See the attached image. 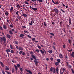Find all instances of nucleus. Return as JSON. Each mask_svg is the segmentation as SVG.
Here are the masks:
<instances>
[{
  "instance_id": "f257e3e1",
  "label": "nucleus",
  "mask_w": 74,
  "mask_h": 74,
  "mask_svg": "<svg viewBox=\"0 0 74 74\" xmlns=\"http://www.w3.org/2000/svg\"><path fill=\"white\" fill-rule=\"evenodd\" d=\"M54 15H56L59 14V10L58 9H54Z\"/></svg>"
},
{
  "instance_id": "39448f33",
  "label": "nucleus",
  "mask_w": 74,
  "mask_h": 74,
  "mask_svg": "<svg viewBox=\"0 0 74 74\" xmlns=\"http://www.w3.org/2000/svg\"><path fill=\"white\" fill-rule=\"evenodd\" d=\"M25 36V35L23 34H20V35L19 36L20 38H25V37L24 36Z\"/></svg>"
},
{
  "instance_id": "3c124183",
  "label": "nucleus",
  "mask_w": 74,
  "mask_h": 74,
  "mask_svg": "<svg viewBox=\"0 0 74 74\" xmlns=\"http://www.w3.org/2000/svg\"><path fill=\"white\" fill-rule=\"evenodd\" d=\"M10 48H11V49H12V46L11 44L10 45Z\"/></svg>"
},
{
  "instance_id": "393cba45",
  "label": "nucleus",
  "mask_w": 74,
  "mask_h": 74,
  "mask_svg": "<svg viewBox=\"0 0 74 74\" xmlns=\"http://www.w3.org/2000/svg\"><path fill=\"white\" fill-rule=\"evenodd\" d=\"M60 63V62H55V65H56V66H58V64H59Z\"/></svg>"
},
{
  "instance_id": "052dcab7",
  "label": "nucleus",
  "mask_w": 74,
  "mask_h": 74,
  "mask_svg": "<svg viewBox=\"0 0 74 74\" xmlns=\"http://www.w3.org/2000/svg\"><path fill=\"white\" fill-rule=\"evenodd\" d=\"M10 27L11 28L13 27V26H12V25H10Z\"/></svg>"
},
{
  "instance_id": "7c9ffc66",
  "label": "nucleus",
  "mask_w": 74,
  "mask_h": 74,
  "mask_svg": "<svg viewBox=\"0 0 74 74\" xmlns=\"http://www.w3.org/2000/svg\"><path fill=\"white\" fill-rule=\"evenodd\" d=\"M50 35L53 36H55V35H54V34H53V33H50Z\"/></svg>"
},
{
  "instance_id": "c85d7f7f",
  "label": "nucleus",
  "mask_w": 74,
  "mask_h": 74,
  "mask_svg": "<svg viewBox=\"0 0 74 74\" xmlns=\"http://www.w3.org/2000/svg\"><path fill=\"white\" fill-rule=\"evenodd\" d=\"M56 73H58L59 71V69H58V68H56Z\"/></svg>"
},
{
  "instance_id": "79ce46f5",
  "label": "nucleus",
  "mask_w": 74,
  "mask_h": 74,
  "mask_svg": "<svg viewBox=\"0 0 74 74\" xmlns=\"http://www.w3.org/2000/svg\"><path fill=\"white\" fill-rule=\"evenodd\" d=\"M44 26H47V24L45 23V22H44Z\"/></svg>"
},
{
  "instance_id": "a878e982",
  "label": "nucleus",
  "mask_w": 74,
  "mask_h": 74,
  "mask_svg": "<svg viewBox=\"0 0 74 74\" xmlns=\"http://www.w3.org/2000/svg\"><path fill=\"white\" fill-rule=\"evenodd\" d=\"M66 66H68V67L69 69H71L72 66L71 65H68Z\"/></svg>"
},
{
  "instance_id": "f3484780",
  "label": "nucleus",
  "mask_w": 74,
  "mask_h": 74,
  "mask_svg": "<svg viewBox=\"0 0 74 74\" xmlns=\"http://www.w3.org/2000/svg\"><path fill=\"white\" fill-rule=\"evenodd\" d=\"M19 69H20V70L21 72H23V69H22V68H19Z\"/></svg>"
},
{
  "instance_id": "9d476101",
  "label": "nucleus",
  "mask_w": 74,
  "mask_h": 74,
  "mask_svg": "<svg viewBox=\"0 0 74 74\" xmlns=\"http://www.w3.org/2000/svg\"><path fill=\"white\" fill-rule=\"evenodd\" d=\"M34 62L35 63V65H36V66H37L38 65V62L37 61V60L36 59H35Z\"/></svg>"
},
{
  "instance_id": "4d7b16f0",
  "label": "nucleus",
  "mask_w": 74,
  "mask_h": 74,
  "mask_svg": "<svg viewBox=\"0 0 74 74\" xmlns=\"http://www.w3.org/2000/svg\"><path fill=\"white\" fill-rule=\"evenodd\" d=\"M71 71H72V73H74V71H73V69H71Z\"/></svg>"
},
{
  "instance_id": "09e8293b",
  "label": "nucleus",
  "mask_w": 74,
  "mask_h": 74,
  "mask_svg": "<svg viewBox=\"0 0 74 74\" xmlns=\"http://www.w3.org/2000/svg\"><path fill=\"white\" fill-rule=\"evenodd\" d=\"M16 7H18V8H20V6L19 5H16Z\"/></svg>"
},
{
  "instance_id": "412c9836",
  "label": "nucleus",
  "mask_w": 74,
  "mask_h": 74,
  "mask_svg": "<svg viewBox=\"0 0 74 74\" xmlns=\"http://www.w3.org/2000/svg\"><path fill=\"white\" fill-rule=\"evenodd\" d=\"M68 42L69 43L70 45H71V40H68Z\"/></svg>"
},
{
  "instance_id": "1a4fd4ad",
  "label": "nucleus",
  "mask_w": 74,
  "mask_h": 74,
  "mask_svg": "<svg viewBox=\"0 0 74 74\" xmlns=\"http://www.w3.org/2000/svg\"><path fill=\"white\" fill-rule=\"evenodd\" d=\"M52 2H53V3L55 5H57L58 4H59V2L58 1L55 2H56L55 3V2H54L53 1H52Z\"/></svg>"
},
{
  "instance_id": "5701e85b",
  "label": "nucleus",
  "mask_w": 74,
  "mask_h": 74,
  "mask_svg": "<svg viewBox=\"0 0 74 74\" xmlns=\"http://www.w3.org/2000/svg\"><path fill=\"white\" fill-rule=\"evenodd\" d=\"M7 37L9 38H11V36H10V35H7Z\"/></svg>"
},
{
  "instance_id": "473e14b6",
  "label": "nucleus",
  "mask_w": 74,
  "mask_h": 74,
  "mask_svg": "<svg viewBox=\"0 0 74 74\" xmlns=\"http://www.w3.org/2000/svg\"><path fill=\"white\" fill-rule=\"evenodd\" d=\"M5 15H6L7 16H8V12H7L5 13Z\"/></svg>"
},
{
  "instance_id": "20e7f679",
  "label": "nucleus",
  "mask_w": 74,
  "mask_h": 74,
  "mask_svg": "<svg viewBox=\"0 0 74 74\" xmlns=\"http://www.w3.org/2000/svg\"><path fill=\"white\" fill-rule=\"evenodd\" d=\"M29 9H31L32 10L36 11L37 10V8H32L31 6H29Z\"/></svg>"
},
{
  "instance_id": "0eeeda50",
  "label": "nucleus",
  "mask_w": 74,
  "mask_h": 74,
  "mask_svg": "<svg viewBox=\"0 0 74 74\" xmlns=\"http://www.w3.org/2000/svg\"><path fill=\"white\" fill-rule=\"evenodd\" d=\"M68 21L69 22V25H71V18H69Z\"/></svg>"
},
{
  "instance_id": "de8ad7c7",
  "label": "nucleus",
  "mask_w": 74,
  "mask_h": 74,
  "mask_svg": "<svg viewBox=\"0 0 74 74\" xmlns=\"http://www.w3.org/2000/svg\"><path fill=\"white\" fill-rule=\"evenodd\" d=\"M60 11H62V12L63 13H65V11L63 10H62V9H60Z\"/></svg>"
},
{
  "instance_id": "a18cd8bd",
  "label": "nucleus",
  "mask_w": 74,
  "mask_h": 74,
  "mask_svg": "<svg viewBox=\"0 0 74 74\" xmlns=\"http://www.w3.org/2000/svg\"><path fill=\"white\" fill-rule=\"evenodd\" d=\"M22 52H23V51H20L19 52V54H21V53H22Z\"/></svg>"
},
{
  "instance_id": "cd10ccee",
  "label": "nucleus",
  "mask_w": 74,
  "mask_h": 74,
  "mask_svg": "<svg viewBox=\"0 0 74 74\" xmlns=\"http://www.w3.org/2000/svg\"><path fill=\"white\" fill-rule=\"evenodd\" d=\"M57 61L58 62H60V59H57Z\"/></svg>"
},
{
  "instance_id": "bf43d9fd",
  "label": "nucleus",
  "mask_w": 74,
  "mask_h": 74,
  "mask_svg": "<svg viewBox=\"0 0 74 74\" xmlns=\"http://www.w3.org/2000/svg\"><path fill=\"white\" fill-rule=\"evenodd\" d=\"M73 51L72 49H71V50H68V51L69 52H71V51Z\"/></svg>"
},
{
  "instance_id": "2f4dec72",
  "label": "nucleus",
  "mask_w": 74,
  "mask_h": 74,
  "mask_svg": "<svg viewBox=\"0 0 74 74\" xmlns=\"http://www.w3.org/2000/svg\"><path fill=\"white\" fill-rule=\"evenodd\" d=\"M23 16H24V17H27V15L26 14H25L24 13L23 14Z\"/></svg>"
},
{
  "instance_id": "f704fd0d",
  "label": "nucleus",
  "mask_w": 74,
  "mask_h": 74,
  "mask_svg": "<svg viewBox=\"0 0 74 74\" xmlns=\"http://www.w3.org/2000/svg\"><path fill=\"white\" fill-rule=\"evenodd\" d=\"M14 43H15V44L17 45H18V42L16 41H14Z\"/></svg>"
},
{
  "instance_id": "423d86ee",
  "label": "nucleus",
  "mask_w": 74,
  "mask_h": 74,
  "mask_svg": "<svg viewBox=\"0 0 74 74\" xmlns=\"http://www.w3.org/2000/svg\"><path fill=\"white\" fill-rule=\"evenodd\" d=\"M40 52H41V53L42 54H44V53H45V54L47 53V52H46V51L44 50V51H43L42 50H40Z\"/></svg>"
},
{
  "instance_id": "603ef678",
  "label": "nucleus",
  "mask_w": 74,
  "mask_h": 74,
  "mask_svg": "<svg viewBox=\"0 0 74 74\" xmlns=\"http://www.w3.org/2000/svg\"><path fill=\"white\" fill-rule=\"evenodd\" d=\"M29 53H30V54H31L32 55V54H33V53H34L32 51H30V52H29Z\"/></svg>"
},
{
  "instance_id": "6e6552de",
  "label": "nucleus",
  "mask_w": 74,
  "mask_h": 74,
  "mask_svg": "<svg viewBox=\"0 0 74 74\" xmlns=\"http://www.w3.org/2000/svg\"><path fill=\"white\" fill-rule=\"evenodd\" d=\"M25 71L27 72V73H30V74H32V72H31V71H30V70H27V69H25Z\"/></svg>"
},
{
  "instance_id": "6e6d98bb",
  "label": "nucleus",
  "mask_w": 74,
  "mask_h": 74,
  "mask_svg": "<svg viewBox=\"0 0 74 74\" xmlns=\"http://www.w3.org/2000/svg\"><path fill=\"white\" fill-rule=\"evenodd\" d=\"M0 29L2 30H3V29H2V27L1 26H0Z\"/></svg>"
},
{
  "instance_id": "ea45409f",
  "label": "nucleus",
  "mask_w": 74,
  "mask_h": 74,
  "mask_svg": "<svg viewBox=\"0 0 74 74\" xmlns=\"http://www.w3.org/2000/svg\"><path fill=\"white\" fill-rule=\"evenodd\" d=\"M22 55H23V56H25L26 55V54L25 52H23V53H22Z\"/></svg>"
},
{
  "instance_id": "a19ab883",
  "label": "nucleus",
  "mask_w": 74,
  "mask_h": 74,
  "mask_svg": "<svg viewBox=\"0 0 74 74\" xmlns=\"http://www.w3.org/2000/svg\"><path fill=\"white\" fill-rule=\"evenodd\" d=\"M66 26L67 27V28H68L69 27H71V26H69V25H68V24H66Z\"/></svg>"
},
{
  "instance_id": "c9c22d12",
  "label": "nucleus",
  "mask_w": 74,
  "mask_h": 74,
  "mask_svg": "<svg viewBox=\"0 0 74 74\" xmlns=\"http://www.w3.org/2000/svg\"><path fill=\"white\" fill-rule=\"evenodd\" d=\"M37 1H39V2H42V0H37Z\"/></svg>"
},
{
  "instance_id": "c03bdc74",
  "label": "nucleus",
  "mask_w": 74,
  "mask_h": 74,
  "mask_svg": "<svg viewBox=\"0 0 74 74\" xmlns=\"http://www.w3.org/2000/svg\"><path fill=\"white\" fill-rule=\"evenodd\" d=\"M5 72L7 73L8 74H11V73L9 72H8L7 71H5Z\"/></svg>"
},
{
  "instance_id": "69168bd1",
  "label": "nucleus",
  "mask_w": 74,
  "mask_h": 74,
  "mask_svg": "<svg viewBox=\"0 0 74 74\" xmlns=\"http://www.w3.org/2000/svg\"><path fill=\"white\" fill-rule=\"evenodd\" d=\"M63 48H64V49L65 48V45H63Z\"/></svg>"
},
{
  "instance_id": "6ab92c4d",
  "label": "nucleus",
  "mask_w": 74,
  "mask_h": 74,
  "mask_svg": "<svg viewBox=\"0 0 74 74\" xmlns=\"http://www.w3.org/2000/svg\"><path fill=\"white\" fill-rule=\"evenodd\" d=\"M23 50V48H22V47H20V46L19 47V50L22 51V50Z\"/></svg>"
},
{
  "instance_id": "338daca9",
  "label": "nucleus",
  "mask_w": 74,
  "mask_h": 74,
  "mask_svg": "<svg viewBox=\"0 0 74 74\" xmlns=\"http://www.w3.org/2000/svg\"><path fill=\"white\" fill-rule=\"evenodd\" d=\"M2 73H3V74H5V72H4V71H2Z\"/></svg>"
},
{
  "instance_id": "774afa93",
  "label": "nucleus",
  "mask_w": 74,
  "mask_h": 74,
  "mask_svg": "<svg viewBox=\"0 0 74 74\" xmlns=\"http://www.w3.org/2000/svg\"><path fill=\"white\" fill-rule=\"evenodd\" d=\"M50 60H51V61H52L53 60V58H50Z\"/></svg>"
},
{
  "instance_id": "864d4df0",
  "label": "nucleus",
  "mask_w": 74,
  "mask_h": 74,
  "mask_svg": "<svg viewBox=\"0 0 74 74\" xmlns=\"http://www.w3.org/2000/svg\"><path fill=\"white\" fill-rule=\"evenodd\" d=\"M26 28V27L25 26H22V28H23V29Z\"/></svg>"
},
{
  "instance_id": "4c0bfd02",
  "label": "nucleus",
  "mask_w": 74,
  "mask_h": 74,
  "mask_svg": "<svg viewBox=\"0 0 74 74\" xmlns=\"http://www.w3.org/2000/svg\"><path fill=\"white\" fill-rule=\"evenodd\" d=\"M10 52H11V53H14V52L13 50H11V51H10Z\"/></svg>"
},
{
  "instance_id": "e433bc0d",
  "label": "nucleus",
  "mask_w": 74,
  "mask_h": 74,
  "mask_svg": "<svg viewBox=\"0 0 74 74\" xmlns=\"http://www.w3.org/2000/svg\"><path fill=\"white\" fill-rule=\"evenodd\" d=\"M27 37L29 38H31V36H30L29 35H27Z\"/></svg>"
},
{
  "instance_id": "37998d69",
  "label": "nucleus",
  "mask_w": 74,
  "mask_h": 74,
  "mask_svg": "<svg viewBox=\"0 0 74 74\" xmlns=\"http://www.w3.org/2000/svg\"><path fill=\"white\" fill-rule=\"evenodd\" d=\"M11 62H13V63H16V61H14L13 60H11Z\"/></svg>"
},
{
  "instance_id": "e2e57ef3",
  "label": "nucleus",
  "mask_w": 74,
  "mask_h": 74,
  "mask_svg": "<svg viewBox=\"0 0 74 74\" xmlns=\"http://www.w3.org/2000/svg\"><path fill=\"white\" fill-rule=\"evenodd\" d=\"M18 11H17L16 12V15H18Z\"/></svg>"
},
{
  "instance_id": "aec40b11",
  "label": "nucleus",
  "mask_w": 74,
  "mask_h": 74,
  "mask_svg": "<svg viewBox=\"0 0 74 74\" xmlns=\"http://www.w3.org/2000/svg\"><path fill=\"white\" fill-rule=\"evenodd\" d=\"M59 57L61 59L63 58V56H62V55L61 54H59Z\"/></svg>"
},
{
  "instance_id": "49530a36",
  "label": "nucleus",
  "mask_w": 74,
  "mask_h": 74,
  "mask_svg": "<svg viewBox=\"0 0 74 74\" xmlns=\"http://www.w3.org/2000/svg\"><path fill=\"white\" fill-rule=\"evenodd\" d=\"M14 72V69L12 68V73H13Z\"/></svg>"
},
{
  "instance_id": "680f3d73",
  "label": "nucleus",
  "mask_w": 74,
  "mask_h": 74,
  "mask_svg": "<svg viewBox=\"0 0 74 74\" xmlns=\"http://www.w3.org/2000/svg\"><path fill=\"white\" fill-rule=\"evenodd\" d=\"M66 66H70V65H68V62H66Z\"/></svg>"
},
{
  "instance_id": "58836bf2",
  "label": "nucleus",
  "mask_w": 74,
  "mask_h": 74,
  "mask_svg": "<svg viewBox=\"0 0 74 74\" xmlns=\"http://www.w3.org/2000/svg\"><path fill=\"white\" fill-rule=\"evenodd\" d=\"M32 41L34 42L35 40V38H33L32 39Z\"/></svg>"
},
{
  "instance_id": "13d9d810",
  "label": "nucleus",
  "mask_w": 74,
  "mask_h": 74,
  "mask_svg": "<svg viewBox=\"0 0 74 74\" xmlns=\"http://www.w3.org/2000/svg\"><path fill=\"white\" fill-rule=\"evenodd\" d=\"M38 48L40 49H41V47H40V46L39 45H38Z\"/></svg>"
},
{
  "instance_id": "a211bd4d",
  "label": "nucleus",
  "mask_w": 74,
  "mask_h": 74,
  "mask_svg": "<svg viewBox=\"0 0 74 74\" xmlns=\"http://www.w3.org/2000/svg\"><path fill=\"white\" fill-rule=\"evenodd\" d=\"M0 64H1V66H2V67H4V65L3 64V63L2 62H0Z\"/></svg>"
},
{
  "instance_id": "2eb2a0df",
  "label": "nucleus",
  "mask_w": 74,
  "mask_h": 74,
  "mask_svg": "<svg viewBox=\"0 0 74 74\" xmlns=\"http://www.w3.org/2000/svg\"><path fill=\"white\" fill-rule=\"evenodd\" d=\"M71 56L72 57L74 58V52H73L72 54H71Z\"/></svg>"
},
{
  "instance_id": "4be33fe9",
  "label": "nucleus",
  "mask_w": 74,
  "mask_h": 74,
  "mask_svg": "<svg viewBox=\"0 0 74 74\" xmlns=\"http://www.w3.org/2000/svg\"><path fill=\"white\" fill-rule=\"evenodd\" d=\"M9 33L10 35H12V34H13V33H12V32L11 30H10V31H9Z\"/></svg>"
},
{
  "instance_id": "dca6fc26",
  "label": "nucleus",
  "mask_w": 74,
  "mask_h": 74,
  "mask_svg": "<svg viewBox=\"0 0 74 74\" xmlns=\"http://www.w3.org/2000/svg\"><path fill=\"white\" fill-rule=\"evenodd\" d=\"M48 52L49 53L51 54L53 52V51L51 50H49Z\"/></svg>"
},
{
  "instance_id": "c756f323",
  "label": "nucleus",
  "mask_w": 74,
  "mask_h": 74,
  "mask_svg": "<svg viewBox=\"0 0 74 74\" xmlns=\"http://www.w3.org/2000/svg\"><path fill=\"white\" fill-rule=\"evenodd\" d=\"M6 51L7 52V53H8V52H10V50L9 49H7L6 50Z\"/></svg>"
},
{
  "instance_id": "ddd939ff",
  "label": "nucleus",
  "mask_w": 74,
  "mask_h": 74,
  "mask_svg": "<svg viewBox=\"0 0 74 74\" xmlns=\"http://www.w3.org/2000/svg\"><path fill=\"white\" fill-rule=\"evenodd\" d=\"M54 70H56L55 69H54L52 67H51V68H50V71L52 72Z\"/></svg>"
},
{
  "instance_id": "0e129e2a",
  "label": "nucleus",
  "mask_w": 74,
  "mask_h": 74,
  "mask_svg": "<svg viewBox=\"0 0 74 74\" xmlns=\"http://www.w3.org/2000/svg\"><path fill=\"white\" fill-rule=\"evenodd\" d=\"M25 3L27 4H28V3L27 1H25Z\"/></svg>"
},
{
  "instance_id": "5fc2aeb1",
  "label": "nucleus",
  "mask_w": 74,
  "mask_h": 74,
  "mask_svg": "<svg viewBox=\"0 0 74 74\" xmlns=\"http://www.w3.org/2000/svg\"><path fill=\"white\" fill-rule=\"evenodd\" d=\"M36 51L38 52V53L39 52V50L38 49H36Z\"/></svg>"
},
{
  "instance_id": "4468645a",
  "label": "nucleus",
  "mask_w": 74,
  "mask_h": 74,
  "mask_svg": "<svg viewBox=\"0 0 74 74\" xmlns=\"http://www.w3.org/2000/svg\"><path fill=\"white\" fill-rule=\"evenodd\" d=\"M17 18H18V19L19 21H20L21 19V17L19 15L17 16Z\"/></svg>"
},
{
  "instance_id": "f8f14e48",
  "label": "nucleus",
  "mask_w": 74,
  "mask_h": 74,
  "mask_svg": "<svg viewBox=\"0 0 74 74\" xmlns=\"http://www.w3.org/2000/svg\"><path fill=\"white\" fill-rule=\"evenodd\" d=\"M5 67L6 68H5V70H6L8 71L10 69L9 68H8V66H5Z\"/></svg>"
},
{
  "instance_id": "9b49d317",
  "label": "nucleus",
  "mask_w": 74,
  "mask_h": 74,
  "mask_svg": "<svg viewBox=\"0 0 74 74\" xmlns=\"http://www.w3.org/2000/svg\"><path fill=\"white\" fill-rule=\"evenodd\" d=\"M3 29H6L7 27L6 26V25H5L4 24L3 25Z\"/></svg>"
},
{
  "instance_id": "bb28decb",
  "label": "nucleus",
  "mask_w": 74,
  "mask_h": 74,
  "mask_svg": "<svg viewBox=\"0 0 74 74\" xmlns=\"http://www.w3.org/2000/svg\"><path fill=\"white\" fill-rule=\"evenodd\" d=\"M32 58H34V59H36V58L35 57V56L34 55H32Z\"/></svg>"
},
{
  "instance_id": "f03ea898",
  "label": "nucleus",
  "mask_w": 74,
  "mask_h": 74,
  "mask_svg": "<svg viewBox=\"0 0 74 74\" xmlns=\"http://www.w3.org/2000/svg\"><path fill=\"white\" fill-rule=\"evenodd\" d=\"M0 40L3 41L4 42H6V38H5V37H3L2 38L0 37Z\"/></svg>"
},
{
  "instance_id": "8fccbe9b",
  "label": "nucleus",
  "mask_w": 74,
  "mask_h": 74,
  "mask_svg": "<svg viewBox=\"0 0 74 74\" xmlns=\"http://www.w3.org/2000/svg\"><path fill=\"white\" fill-rule=\"evenodd\" d=\"M52 72H53V73H55V72H56V70H53V71H52Z\"/></svg>"
},
{
  "instance_id": "b1692460",
  "label": "nucleus",
  "mask_w": 74,
  "mask_h": 74,
  "mask_svg": "<svg viewBox=\"0 0 74 74\" xmlns=\"http://www.w3.org/2000/svg\"><path fill=\"white\" fill-rule=\"evenodd\" d=\"M13 10V7H11V8L10 9V12H12Z\"/></svg>"
},
{
  "instance_id": "7ed1b4c3",
  "label": "nucleus",
  "mask_w": 74,
  "mask_h": 74,
  "mask_svg": "<svg viewBox=\"0 0 74 74\" xmlns=\"http://www.w3.org/2000/svg\"><path fill=\"white\" fill-rule=\"evenodd\" d=\"M20 64H17V66L15 65H14V66L15 67V69H16V71H17L18 70V69L17 68V67H20Z\"/></svg>"
},
{
  "instance_id": "72a5a7b5",
  "label": "nucleus",
  "mask_w": 74,
  "mask_h": 74,
  "mask_svg": "<svg viewBox=\"0 0 74 74\" xmlns=\"http://www.w3.org/2000/svg\"><path fill=\"white\" fill-rule=\"evenodd\" d=\"M24 32L26 33V34H29V32L27 31H24Z\"/></svg>"
}]
</instances>
